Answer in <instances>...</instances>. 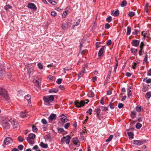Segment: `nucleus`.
Segmentation results:
<instances>
[{
	"instance_id": "20",
	"label": "nucleus",
	"mask_w": 151,
	"mask_h": 151,
	"mask_svg": "<svg viewBox=\"0 0 151 151\" xmlns=\"http://www.w3.org/2000/svg\"><path fill=\"white\" fill-rule=\"evenodd\" d=\"M60 120L61 122L63 123H65L68 121V119H67L66 116L61 117L60 118Z\"/></svg>"
},
{
	"instance_id": "61",
	"label": "nucleus",
	"mask_w": 151,
	"mask_h": 151,
	"mask_svg": "<svg viewBox=\"0 0 151 151\" xmlns=\"http://www.w3.org/2000/svg\"><path fill=\"white\" fill-rule=\"evenodd\" d=\"M123 106V104L121 103L119 104L118 105V107L119 108H122Z\"/></svg>"
},
{
	"instance_id": "54",
	"label": "nucleus",
	"mask_w": 151,
	"mask_h": 151,
	"mask_svg": "<svg viewBox=\"0 0 151 151\" xmlns=\"http://www.w3.org/2000/svg\"><path fill=\"white\" fill-rule=\"evenodd\" d=\"M51 14L52 16L55 17L56 16L57 13L55 11H53L51 12Z\"/></svg>"
},
{
	"instance_id": "31",
	"label": "nucleus",
	"mask_w": 151,
	"mask_h": 151,
	"mask_svg": "<svg viewBox=\"0 0 151 151\" xmlns=\"http://www.w3.org/2000/svg\"><path fill=\"white\" fill-rule=\"evenodd\" d=\"M57 129L59 133H61L64 131L63 129L62 128H57Z\"/></svg>"
},
{
	"instance_id": "52",
	"label": "nucleus",
	"mask_w": 151,
	"mask_h": 151,
	"mask_svg": "<svg viewBox=\"0 0 151 151\" xmlns=\"http://www.w3.org/2000/svg\"><path fill=\"white\" fill-rule=\"evenodd\" d=\"M62 81V79L61 78H59L57 80L56 82L58 84H60Z\"/></svg>"
},
{
	"instance_id": "44",
	"label": "nucleus",
	"mask_w": 151,
	"mask_h": 151,
	"mask_svg": "<svg viewBox=\"0 0 151 151\" xmlns=\"http://www.w3.org/2000/svg\"><path fill=\"white\" fill-rule=\"evenodd\" d=\"M37 66L40 69H42L43 68V67L42 65L40 63L38 64Z\"/></svg>"
},
{
	"instance_id": "47",
	"label": "nucleus",
	"mask_w": 151,
	"mask_h": 151,
	"mask_svg": "<svg viewBox=\"0 0 151 151\" xmlns=\"http://www.w3.org/2000/svg\"><path fill=\"white\" fill-rule=\"evenodd\" d=\"M49 2L53 5H55L57 4L56 2L55 1H52L51 0H49Z\"/></svg>"
},
{
	"instance_id": "51",
	"label": "nucleus",
	"mask_w": 151,
	"mask_h": 151,
	"mask_svg": "<svg viewBox=\"0 0 151 151\" xmlns=\"http://www.w3.org/2000/svg\"><path fill=\"white\" fill-rule=\"evenodd\" d=\"M41 122L44 124H47V121L45 119H42Z\"/></svg>"
},
{
	"instance_id": "10",
	"label": "nucleus",
	"mask_w": 151,
	"mask_h": 151,
	"mask_svg": "<svg viewBox=\"0 0 151 151\" xmlns=\"http://www.w3.org/2000/svg\"><path fill=\"white\" fill-rule=\"evenodd\" d=\"M11 123L14 128H17L18 126V123L17 122L12 120L11 121Z\"/></svg>"
},
{
	"instance_id": "15",
	"label": "nucleus",
	"mask_w": 151,
	"mask_h": 151,
	"mask_svg": "<svg viewBox=\"0 0 151 151\" xmlns=\"http://www.w3.org/2000/svg\"><path fill=\"white\" fill-rule=\"evenodd\" d=\"M119 14V12L118 10L116 11L113 10L112 11L111 15L115 17L117 16Z\"/></svg>"
},
{
	"instance_id": "1",
	"label": "nucleus",
	"mask_w": 151,
	"mask_h": 151,
	"mask_svg": "<svg viewBox=\"0 0 151 151\" xmlns=\"http://www.w3.org/2000/svg\"><path fill=\"white\" fill-rule=\"evenodd\" d=\"M0 99L7 100L9 97L6 91L4 89L0 88Z\"/></svg>"
},
{
	"instance_id": "43",
	"label": "nucleus",
	"mask_w": 151,
	"mask_h": 151,
	"mask_svg": "<svg viewBox=\"0 0 151 151\" xmlns=\"http://www.w3.org/2000/svg\"><path fill=\"white\" fill-rule=\"evenodd\" d=\"M11 8V6L9 5H7L6 6L5 9L6 10H7Z\"/></svg>"
},
{
	"instance_id": "64",
	"label": "nucleus",
	"mask_w": 151,
	"mask_h": 151,
	"mask_svg": "<svg viewBox=\"0 0 151 151\" xmlns=\"http://www.w3.org/2000/svg\"><path fill=\"white\" fill-rule=\"evenodd\" d=\"M32 149L34 150H37L38 149V146L37 145H35L32 148Z\"/></svg>"
},
{
	"instance_id": "33",
	"label": "nucleus",
	"mask_w": 151,
	"mask_h": 151,
	"mask_svg": "<svg viewBox=\"0 0 151 151\" xmlns=\"http://www.w3.org/2000/svg\"><path fill=\"white\" fill-rule=\"evenodd\" d=\"M136 114V112L135 111H133L131 112V115L132 118H134L135 117Z\"/></svg>"
},
{
	"instance_id": "23",
	"label": "nucleus",
	"mask_w": 151,
	"mask_h": 151,
	"mask_svg": "<svg viewBox=\"0 0 151 151\" xmlns=\"http://www.w3.org/2000/svg\"><path fill=\"white\" fill-rule=\"evenodd\" d=\"M27 142L30 144L33 145L34 144V141L33 139H30L29 138H27Z\"/></svg>"
},
{
	"instance_id": "50",
	"label": "nucleus",
	"mask_w": 151,
	"mask_h": 151,
	"mask_svg": "<svg viewBox=\"0 0 151 151\" xmlns=\"http://www.w3.org/2000/svg\"><path fill=\"white\" fill-rule=\"evenodd\" d=\"M137 63H133L132 64V67L133 69L135 68Z\"/></svg>"
},
{
	"instance_id": "48",
	"label": "nucleus",
	"mask_w": 151,
	"mask_h": 151,
	"mask_svg": "<svg viewBox=\"0 0 151 151\" xmlns=\"http://www.w3.org/2000/svg\"><path fill=\"white\" fill-rule=\"evenodd\" d=\"M92 110L90 108L88 110L86 111V113H89L90 115L92 114Z\"/></svg>"
},
{
	"instance_id": "22",
	"label": "nucleus",
	"mask_w": 151,
	"mask_h": 151,
	"mask_svg": "<svg viewBox=\"0 0 151 151\" xmlns=\"http://www.w3.org/2000/svg\"><path fill=\"white\" fill-rule=\"evenodd\" d=\"M35 137V135L34 134L31 133L29 135L28 137L27 138H29L30 139H31L33 140Z\"/></svg>"
},
{
	"instance_id": "34",
	"label": "nucleus",
	"mask_w": 151,
	"mask_h": 151,
	"mask_svg": "<svg viewBox=\"0 0 151 151\" xmlns=\"http://www.w3.org/2000/svg\"><path fill=\"white\" fill-rule=\"evenodd\" d=\"M48 96L50 99V101H52L54 100V97L53 95H51L50 96Z\"/></svg>"
},
{
	"instance_id": "2",
	"label": "nucleus",
	"mask_w": 151,
	"mask_h": 151,
	"mask_svg": "<svg viewBox=\"0 0 151 151\" xmlns=\"http://www.w3.org/2000/svg\"><path fill=\"white\" fill-rule=\"evenodd\" d=\"M71 137L69 135H67L65 137H63L61 138V142L63 144L65 142L68 145L69 143L70 139H71Z\"/></svg>"
},
{
	"instance_id": "42",
	"label": "nucleus",
	"mask_w": 151,
	"mask_h": 151,
	"mask_svg": "<svg viewBox=\"0 0 151 151\" xmlns=\"http://www.w3.org/2000/svg\"><path fill=\"white\" fill-rule=\"evenodd\" d=\"M112 19V17L111 16H109L108 17L106 18V20L108 22H110L111 21Z\"/></svg>"
},
{
	"instance_id": "53",
	"label": "nucleus",
	"mask_w": 151,
	"mask_h": 151,
	"mask_svg": "<svg viewBox=\"0 0 151 151\" xmlns=\"http://www.w3.org/2000/svg\"><path fill=\"white\" fill-rule=\"evenodd\" d=\"M131 51L132 52L134 53H135L137 52V49L132 48L131 49Z\"/></svg>"
},
{
	"instance_id": "49",
	"label": "nucleus",
	"mask_w": 151,
	"mask_h": 151,
	"mask_svg": "<svg viewBox=\"0 0 151 151\" xmlns=\"http://www.w3.org/2000/svg\"><path fill=\"white\" fill-rule=\"evenodd\" d=\"M18 139L19 141L21 142H22L24 140L23 137L21 136H19L18 137Z\"/></svg>"
},
{
	"instance_id": "19",
	"label": "nucleus",
	"mask_w": 151,
	"mask_h": 151,
	"mask_svg": "<svg viewBox=\"0 0 151 151\" xmlns=\"http://www.w3.org/2000/svg\"><path fill=\"white\" fill-rule=\"evenodd\" d=\"M104 46H103L99 50L98 53V55L99 56H101L104 53Z\"/></svg>"
},
{
	"instance_id": "18",
	"label": "nucleus",
	"mask_w": 151,
	"mask_h": 151,
	"mask_svg": "<svg viewBox=\"0 0 151 151\" xmlns=\"http://www.w3.org/2000/svg\"><path fill=\"white\" fill-rule=\"evenodd\" d=\"M25 100H26L28 103H30L31 102V96L29 95H27L25 97Z\"/></svg>"
},
{
	"instance_id": "5",
	"label": "nucleus",
	"mask_w": 151,
	"mask_h": 151,
	"mask_svg": "<svg viewBox=\"0 0 151 151\" xmlns=\"http://www.w3.org/2000/svg\"><path fill=\"white\" fill-rule=\"evenodd\" d=\"M33 83L35 84V85L38 87V88H40V86L41 85V80L40 79H35L34 80Z\"/></svg>"
},
{
	"instance_id": "13",
	"label": "nucleus",
	"mask_w": 151,
	"mask_h": 151,
	"mask_svg": "<svg viewBox=\"0 0 151 151\" xmlns=\"http://www.w3.org/2000/svg\"><path fill=\"white\" fill-rule=\"evenodd\" d=\"M143 142L140 140H135L134 141V144L136 145H140L143 144Z\"/></svg>"
},
{
	"instance_id": "30",
	"label": "nucleus",
	"mask_w": 151,
	"mask_h": 151,
	"mask_svg": "<svg viewBox=\"0 0 151 151\" xmlns=\"http://www.w3.org/2000/svg\"><path fill=\"white\" fill-rule=\"evenodd\" d=\"M26 114L25 112H22L20 113V116L23 118H24L26 116Z\"/></svg>"
},
{
	"instance_id": "35",
	"label": "nucleus",
	"mask_w": 151,
	"mask_h": 151,
	"mask_svg": "<svg viewBox=\"0 0 151 151\" xmlns=\"http://www.w3.org/2000/svg\"><path fill=\"white\" fill-rule=\"evenodd\" d=\"M113 137V136L112 135H110L109 138L106 140V142H108L111 141Z\"/></svg>"
},
{
	"instance_id": "21",
	"label": "nucleus",
	"mask_w": 151,
	"mask_h": 151,
	"mask_svg": "<svg viewBox=\"0 0 151 151\" xmlns=\"http://www.w3.org/2000/svg\"><path fill=\"white\" fill-rule=\"evenodd\" d=\"M85 71V68H83L81 72H80L78 74L79 76L80 77H82L84 74Z\"/></svg>"
},
{
	"instance_id": "26",
	"label": "nucleus",
	"mask_w": 151,
	"mask_h": 151,
	"mask_svg": "<svg viewBox=\"0 0 151 151\" xmlns=\"http://www.w3.org/2000/svg\"><path fill=\"white\" fill-rule=\"evenodd\" d=\"M131 31V29L130 27H128L127 28V35H129L130 34V32Z\"/></svg>"
},
{
	"instance_id": "8",
	"label": "nucleus",
	"mask_w": 151,
	"mask_h": 151,
	"mask_svg": "<svg viewBox=\"0 0 151 151\" xmlns=\"http://www.w3.org/2000/svg\"><path fill=\"white\" fill-rule=\"evenodd\" d=\"M73 142L77 147H78L80 146V142L77 138L75 137L73 139Z\"/></svg>"
},
{
	"instance_id": "3",
	"label": "nucleus",
	"mask_w": 151,
	"mask_h": 151,
	"mask_svg": "<svg viewBox=\"0 0 151 151\" xmlns=\"http://www.w3.org/2000/svg\"><path fill=\"white\" fill-rule=\"evenodd\" d=\"M75 106L77 107L80 108L83 106L85 103L83 101L81 100L80 101L78 100H76L74 102Z\"/></svg>"
},
{
	"instance_id": "7",
	"label": "nucleus",
	"mask_w": 151,
	"mask_h": 151,
	"mask_svg": "<svg viewBox=\"0 0 151 151\" xmlns=\"http://www.w3.org/2000/svg\"><path fill=\"white\" fill-rule=\"evenodd\" d=\"M56 118V116L55 114H51L48 117V119L49 122H51L54 120H55Z\"/></svg>"
},
{
	"instance_id": "14",
	"label": "nucleus",
	"mask_w": 151,
	"mask_h": 151,
	"mask_svg": "<svg viewBox=\"0 0 151 151\" xmlns=\"http://www.w3.org/2000/svg\"><path fill=\"white\" fill-rule=\"evenodd\" d=\"M132 45L133 46L137 47L138 45L139 44V42L137 40H133L132 42Z\"/></svg>"
},
{
	"instance_id": "32",
	"label": "nucleus",
	"mask_w": 151,
	"mask_h": 151,
	"mask_svg": "<svg viewBox=\"0 0 151 151\" xmlns=\"http://www.w3.org/2000/svg\"><path fill=\"white\" fill-rule=\"evenodd\" d=\"M128 134L129 137L130 138H133V133L131 132H129L128 133Z\"/></svg>"
},
{
	"instance_id": "12",
	"label": "nucleus",
	"mask_w": 151,
	"mask_h": 151,
	"mask_svg": "<svg viewBox=\"0 0 151 151\" xmlns=\"http://www.w3.org/2000/svg\"><path fill=\"white\" fill-rule=\"evenodd\" d=\"M27 7L30 9H33L35 10L37 9L35 5L33 3H29L28 4Z\"/></svg>"
},
{
	"instance_id": "17",
	"label": "nucleus",
	"mask_w": 151,
	"mask_h": 151,
	"mask_svg": "<svg viewBox=\"0 0 151 151\" xmlns=\"http://www.w3.org/2000/svg\"><path fill=\"white\" fill-rule=\"evenodd\" d=\"M40 145L42 147L44 148H47L48 147L47 144H44L42 142H41L40 143Z\"/></svg>"
},
{
	"instance_id": "39",
	"label": "nucleus",
	"mask_w": 151,
	"mask_h": 151,
	"mask_svg": "<svg viewBox=\"0 0 151 151\" xmlns=\"http://www.w3.org/2000/svg\"><path fill=\"white\" fill-rule=\"evenodd\" d=\"M32 131L34 132H37L38 130L36 127L34 125L32 126Z\"/></svg>"
},
{
	"instance_id": "40",
	"label": "nucleus",
	"mask_w": 151,
	"mask_h": 151,
	"mask_svg": "<svg viewBox=\"0 0 151 151\" xmlns=\"http://www.w3.org/2000/svg\"><path fill=\"white\" fill-rule=\"evenodd\" d=\"M68 12V10H67L66 11H65L63 13V15H62V17L63 18H65L67 15V12Z\"/></svg>"
},
{
	"instance_id": "11",
	"label": "nucleus",
	"mask_w": 151,
	"mask_h": 151,
	"mask_svg": "<svg viewBox=\"0 0 151 151\" xmlns=\"http://www.w3.org/2000/svg\"><path fill=\"white\" fill-rule=\"evenodd\" d=\"M43 99L45 102L47 103V105H50V99L48 96H45L43 97Z\"/></svg>"
},
{
	"instance_id": "56",
	"label": "nucleus",
	"mask_w": 151,
	"mask_h": 151,
	"mask_svg": "<svg viewBox=\"0 0 151 151\" xmlns=\"http://www.w3.org/2000/svg\"><path fill=\"white\" fill-rule=\"evenodd\" d=\"M139 32V31L138 30L135 29L134 32H133L132 33V34L134 35H137Z\"/></svg>"
},
{
	"instance_id": "29",
	"label": "nucleus",
	"mask_w": 151,
	"mask_h": 151,
	"mask_svg": "<svg viewBox=\"0 0 151 151\" xmlns=\"http://www.w3.org/2000/svg\"><path fill=\"white\" fill-rule=\"evenodd\" d=\"M95 111L97 114H100L101 110L100 108V107H99L97 109H95Z\"/></svg>"
},
{
	"instance_id": "4",
	"label": "nucleus",
	"mask_w": 151,
	"mask_h": 151,
	"mask_svg": "<svg viewBox=\"0 0 151 151\" xmlns=\"http://www.w3.org/2000/svg\"><path fill=\"white\" fill-rule=\"evenodd\" d=\"M28 70V73L29 75L32 74L34 68L31 64H27L25 65Z\"/></svg>"
},
{
	"instance_id": "24",
	"label": "nucleus",
	"mask_w": 151,
	"mask_h": 151,
	"mask_svg": "<svg viewBox=\"0 0 151 151\" xmlns=\"http://www.w3.org/2000/svg\"><path fill=\"white\" fill-rule=\"evenodd\" d=\"M88 95L89 97L91 98L93 97L94 94L93 92L91 91L89 92Z\"/></svg>"
},
{
	"instance_id": "27",
	"label": "nucleus",
	"mask_w": 151,
	"mask_h": 151,
	"mask_svg": "<svg viewBox=\"0 0 151 151\" xmlns=\"http://www.w3.org/2000/svg\"><path fill=\"white\" fill-rule=\"evenodd\" d=\"M142 109V108L141 106H137L136 108V109L138 112H140Z\"/></svg>"
},
{
	"instance_id": "36",
	"label": "nucleus",
	"mask_w": 151,
	"mask_h": 151,
	"mask_svg": "<svg viewBox=\"0 0 151 151\" xmlns=\"http://www.w3.org/2000/svg\"><path fill=\"white\" fill-rule=\"evenodd\" d=\"M58 91V90H55L54 89H50L49 92L50 93H55Z\"/></svg>"
},
{
	"instance_id": "63",
	"label": "nucleus",
	"mask_w": 151,
	"mask_h": 151,
	"mask_svg": "<svg viewBox=\"0 0 151 151\" xmlns=\"http://www.w3.org/2000/svg\"><path fill=\"white\" fill-rule=\"evenodd\" d=\"M144 45V43L143 42H142L141 43L140 46V49H142L143 48V47Z\"/></svg>"
},
{
	"instance_id": "37",
	"label": "nucleus",
	"mask_w": 151,
	"mask_h": 151,
	"mask_svg": "<svg viewBox=\"0 0 151 151\" xmlns=\"http://www.w3.org/2000/svg\"><path fill=\"white\" fill-rule=\"evenodd\" d=\"M147 34V33L145 31H142V35L143 36L144 39H145L146 37V35Z\"/></svg>"
},
{
	"instance_id": "41",
	"label": "nucleus",
	"mask_w": 151,
	"mask_h": 151,
	"mask_svg": "<svg viewBox=\"0 0 151 151\" xmlns=\"http://www.w3.org/2000/svg\"><path fill=\"white\" fill-rule=\"evenodd\" d=\"M142 125L141 124L138 123L136 124V127L138 129H139L142 127Z\"/></svg>"
},
{
	"instance_id": "55",
	"label": "nucleus",
	"mask_w": 151,
	"mask_h": 151,
	"mask_svg": "<svg viewBox=\"0 0 151 151\" xmlns=\"http://www.w3.org/2000/svg\"><path fill=\"white\" fill-rule=\"evenodd\" d=\"M101 108L102 110L107 111L108 110V108L106 107L101 106Z\"/></svg>"
},
{
	"instance_id": "59",
	"label": "nucleus",
	"mask_w": 151,
	"mask_h": 151,
	"mask_svg": "<svg viewBox=\"0 0 151 151\" xmlns=\"http://www.w3.org/2000/svg\"><path fill=\"white\" fill-rule=\"evenodd\" d=\"M88 52V51L86 50H83L81 52V54L82 55H83L85 54L86 53H87Z\"/></svg>"
},
{
	"instance_id": "60",
	"label": "nucleus",
	"mask_w": 151,
	"mask_h": 151,
	"mask_svg": "<svg viewBox=\"0 0 151 151\" xmlns=\"http://www.w3.org/2000/svg\"><path fill=\"white\" fill-rule=\"evenodd\" d=\"M110 25L109 24H106L105 25V27L106 29H108L110 28Z\"/></svg>"
},
{
	"instance_id": "28",
	"label": "nucleus",
	"mask_w": 151,
	"mask_h": 151,
	"mask_svg": "<svg viewBox=\"0 0 151 151\" xmlns=\"http://www.w3.org/2000/svg\"><path fill=\"white\" fill-rule=\"evenodd\" d=\"M151 96V92H148L146 93L145 97L147 99H149L150 97Z\"/></svg>"
},
{
	"instance_id": "62",
	"label": "nucleus",
	"mask_w": 151,
	"mask_h": 151,
	"mask_svg": "<svg viewBox=\"0 0 151 151\" xmlns=\"http://www.w3.org/2000/svg\"><path fill=\"white\" fill-rule=\"evenodd\" d=\"M111 43V40H108L107 42V45H110Z\"/></svg>"
},
{
	"instance_id": "58",
	"label": "nucleus",
	"mask_w": 151,
	"mask_h": 151,
	"mask_svg": "<svg viewBox=\"0 0 151 151\" xmlns=\"http://www.w3.org/2000/svg\"><path fill=\"white\" fill-rule=\"evenodd\" d=\"M18 147L20 150H22L24 146L22 145H20L18 146Z\"/></svg>"
},
{
	"instance_id": "45",
	"label": "nucleus",
	"mask_w": 151,
	"mask_h": 151,
	"mask_svg": "<svg viewBox=\"0 0 151 151\" xmlns=\"http://www.w3.org/2000/svg\"><path fill=\"white\" fill-rule=\"evenodd\" d=\"M128 97H130L132 95V93L131 91L130 90H128Z\"/></svg>"
},
{
	"instance_id": "25",
	"label": "nucleus",
	"mask_w": 151,
	"mask_h": 151,
	"mask_svg": "<svg viewBox=\"0 0 151 151\" xmlns=\"http://www.w3.org/2000/svg\"><path fill=\"white\" fill-rule=\"evenodd\" d=\"M127 4V2L125 0H123L121 4V6L122 7H124L126 6Z\"/></svg>"
},
{
	"instance_id": "38",
	"label": "nucleus",
	"mask_w": 151,
	"mask_h": 151,
	"mask_svg": "<svg viewBox=\"0 0 151 151\" xmlns=\"http://www.w3.org/2000/svg\"><path fill=\"white\" fill-rule=\"evenodd\" d=\"M135 15V13L133 12H130L128 14V15L130 17H132L133 16H134Z\"/></svg>"
},
{
	"instance_id": "57",
	"label": "nucleus",
	"mask_w": 151,
	"mask_h": 151,
	"mask_svg": "<svg viewBox=\"0 0 151 151\" xmlns=\"http://www.w3.org/2000/svg\"><path fill=\"white\" fill-rule=\"evenodd\" d=\"M109 106L111 109H113L114 108V104L113 103H111V102L110 103Z\"/></svg>"
},
{
	"instance_id": "6",
	"label": "nucleus",
	"mask_w": 151,
	"mask_h": 151,
	"mask_svg": "<svg viewBox=\"0 0 151 151\" xmlns=\"http://www.w3.org/2000/svg\"><path fill=\"white\" fill-rule=\"evenodd\" d=\"M12 138L10 137H6L4 140V143L6 145H7L10 143H12Z\"/></svg>"
},
{
	"instance_id": "46",
	"label": "nucleus",
	"mask_w": 151,
	"mask_h": 151,
	"mask_svg": "<svg viewBox=\"0 0 151 151\" xmlns=\"http://www.w3.org/2000/svg\"><path fill=\"white\" fill-rule=\"evenodd\" d=\"M70 123H66L64 125V127L66 129H67L68 127L70 126Z\"/></svg>"
},
{
	"instance_id": "9",
	"label": "nucleus",
	"mask_w": 151,
	"mask_h": 151,
	"mask_svg": "<svg viewBox=\"0 0 151 151\" xmlns=\"http://www.w3.org/2000/svg\"><path fill=\"white\" fill-rule=\"evenodd\" d=\"M3 125V128L4 129H9L10 127L9 124L8 122H4Z\"/></svg>"
},
{
	"instance_id": "16",
	"label": "nucleus",
	"mask_w": 151,
	"mask_h": 151,
	"mask_svg": "<svg viewBox=\"0 0 151 151\" xmlns=\"http://www.w3.org/2000/svg\"><path fill=\"white\" fill-rule=\"evenodd\" d=\"M68 27V24L67 22L63 23L62 26V28L64 30L66 29Z\"/></svg>"
}]
</instances>
